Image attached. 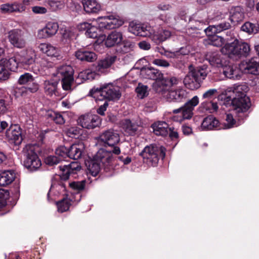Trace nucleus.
Returning a JSON list of instances; mask_svg holds the SVG:
<instances>
[{"label": "nucleus", "mask_w": 259, "mask_h": 259, "mask_svg": "<svg viewBox=\"0 0 259 259\" xmlns=\"http://www.w3.org/2000/svg\"><path fill=\"white\" fill-rule=\"evenodd\" d=\"M171 32L161 28H154L152 27L151 34L149 35L152 40L156 44H159L170 37Z\"/></svg>", "instance_id": "obj_20"}, {"label": "nucleus", "mask_w": 259, "mask_h": 259, "mask_svg": "<svg viewBox=\"0 0 259 259\" xmlns=\"http://www.w3.org/2000/svg\"><path fill=\"white\" fill-rule=\"evenodd\" d=\"M152 63L157 66L162 68H168L170 66L169 63L163 59H154L152 61Z\"/></svg>", "instance_id": "obj_61"}, {"label": "nucleus", "mask_w": 259, "mask_h": 259, "mask_svg": "<svg viewBox=\"0 0 259 259\" xmlns=\"http://www.w3.org/2000/svg\"><path fill=\"white\" fill-rule=\"evenodd\" d=\"M6 64L9 70L15 71L18 65H20L19 59L17 54L9 59H6Z\"/></svg>", "instance_id": "obj_49"}, {"label": "nucleus", "mask_w": 259, "mask_h": 259, "mask_svg": "<svg viewBox=\"0 0 259 259\" xmlns=\"http://www.w3.org/2000/svg\"><path fill=\"white\" fill-rule=\"evenodd\" d=\"M104 39L105 40V45L108 48L115 45L118 46L122 41L123 35L121 32L115 30L110 33Z\"/></svg>", "instance_id": "obj_28"}, {"label": "nucleus", "mask_w": 259, "mask_h": 259, "mask_svg": "<svg viewBox=\"0 0 259 259\" xmlns=\"http://www.w3.org/2000/svg\"><path fill=\"white\" fill-rule=\"evenodd\" d=\"M8 38L14 48L22 49L26 44L24 32L20 29H14L8 31Z\"/></svg>", "instance_id": "obj_13"}, {"label": "nucleus", "mask_w": 259, "mask_h": 259, "mask_svg": "<svg viewBox=\"0 0 259 259\" xmlns=\"http://www.w3.org/2000/svg\"><path fill=\"white\" fill-rule=\"evenodd\" d=\"M199 102L198 96H195L183 106L174 109L171 112L176 115L172 117V119L175 121L181 122L185 119L191 118L193 115L194 107L198 104Z\"/></svg>", "instance_id": "obj_6"}, {"label": "nucleus", "mask_w": 259, "mask_h": 259, "mask_svg": "<svg viewBox=\"0 0 259 259\" xmlns=\"http://www.w3.org/2000/svg\"><path fill=\"white\" fill-rule=\"evenodd\" d=\"M230 17L231 21L238 22L244 18L243 9L240 6L232 7L230 10Z\"/></svg>", "instance_id": "obj_38"}, {"label": "nucleus", "mask_w": 259, "mask_h": 259, "mask_svg": "<svg viewBox=\"0 0 259 259\" xmlns=\"http://www.w3.org/2000/svg\"><path fill=\"white\" fill-rule=\"evenodd\" d=\"M133 48V45L130 41H126L120 42L117 46V51L121 53H127Z\"/></svg>", "instance_id": "obj_54"}, {"label": "nucleus", "mask_w": 259, "mask_h": 259, "mask_svg": "<svg viewBox=\"0 0 259 259\" xmlns=\"http://www.w3.org/2000/svg\"><path fill=\"white\" fill-rule=\"evenodd\" d=\"M58 23L50 21L45 27L38 30L37 37L39 39H47L54 36L58 31Z\"/></svg>", "instance_id": "obj_17"}, {"label": "nucleus", "mask_w": 259, "mask_h": 259, "mask_svg": "<svg viewBox=\"0 0 259 259\" xmlns=\"http://www.w3.org/2000/svg\"><path fill=\"white\" fill-rule=\"evenodd\" d=\"M99 27L101 29H112L121 26L123 22L116 15L99 17L97 19Z\"/></svg>", "instance_id": "obj_14"}, {"label": "nucleus", "mask_w": 259, "mask_h": 259, "mask_svg": "<svg viewBox=\"0 0 259 259\" xmlns=\"http://www.w3.org/2000/svg\"><path fill=\"white\" fill-rule=\"evenodd\" d=\"M219 94L218 90L215 89H210L206 91L202 95V99L206 100H211Z\"/></svg>", "instance_id": "obj_57"}, {"label": "nucleus", "mask_w": 259, "mask_h": 259, "mask_svg": "<svg viewBox=\"0 0 259 259\" xmlns=\"http://www.w3.org/2000/svg\"><path fill=\"white\" fill-rule=\"evenodd\" d=\"M201 108L210 113L217 111L218 109L217 103L212 100H206L201 103Z\"/></svg>", "instance_id": "obj_47"}, {"label": "nucleus", "mask_w": 259, "mask_h": 259, "mask_svg": "<svg viewBox=\"0 0 259 259\" xmlns=\"http://www.w3.org/2000/svg\"><path fill=\"white\" fill-rule=\"evenodd\" d=\"M16 174L14 170H5L0 173V186H5L12 183L15 180Z\"/></svg>", "instance_id": "obj_36"}, {"label": "nucleus", "mask_w": 259, "mask_h": 259, "mask_svg": "<svg viewBox=\"0 0 259 259\" xmlns=\"http://www.w3.org/2000/svg\"><path fill=\"white\" fill-rule=\"evenodd\" d=\"M38 49L40 51L48 56L56 57L58 59L60 57V50L50 44L41 43L39 45Z\"/></svg>", "instance_id": "obj_29"}, {"label": "nucleus", "mask_w": 259, "mask_h": 259, "mask_svg": "<svg viewBox=\"0 0 259 259\" xmlns=\"http://www.w3.org/2000/svg\"><path fill=\"white\" fill-rule=\"evenodd\" d=\"M24 0L22 3L14 2L13 3H8L1 5V10L3 13H22L25 10V6Z\"/></svg>", "instance_id": "obj_22"}, {"label": "nucleus", "mask_w": 259, "mask_h": 259, "mask_svg": "<svg viewBox=\"0 0 259 259\" xmlns=\"http://www.w3.org/2000/svg\"><path fill=\"white\" fill-rule=\"evenodd\" d=\"M209 44L215 47H221L225 42V39L219 35L213 34L209 36Z\"/></svg>", "instance_id": "obj_52"}, {"label": "nucleus", "mask_w": 259, "mask_h": 259, "mask_svg": "<svg viewBox=\"0 0 259 259\" xmlns=\"http://www.w3.org/2000/svg\"><path fill=\"white\" fill-rule=\"evenodd\" d=\"M238 50V40L235 39L231 43L226 44L221 49V52L231 58L233 56H239Z\"/></svg>", "instance_id": "obj_32"}, {"label": "nucleus", "mask_w": 259, "mask_h": 259, "mask_svg": "<svg viewBox=\"0 0 259 259\" xmlns=\"http://www.w3.org/2000/svg\"><path fill=\"white\" fill-rule=\"evenodd\" d=\"M255 50L258 58H252L245 62H242L239 66L240 69L245 73L259 75V45L255 46Z\"/></svg>", "instance_id": "obj_12"}, {"label": "nucleus", "mask_w": 259, "mask_h": 259, "mask_svg": "<svg viewBox=\"0 0 259 259\" xmlns=\"http://www.w3.org/2000/svg\"><path fill=\"white\" fill-rule=\"evenodd\" d=\"M77 122L83 128L93 129L101 124V120L97 115L87 114L80 116Z\"/></svg>", "instance_id": "obj_15"}, {"label": "nucleus", "mask_w": 259, "mask_h": 259, "mask_svg": "<svg viewBox=\"0 0 259 259\" xmlns=\"http://www.w3.org/2000/svg\"><path fill=\"white\" fill-rule=\"evenodd\" d=\"M111 151L104 149H100L97 153L95 159L85 161V164L88 171L93 176H96L100 170L101 162L105 166H107L112 161Z\"/></svg>", "instance_id": "obj_4"}, {"label": "nucleus", "mask_w": 259, "mask_h": 259, "mask_svg": "<svg viewBox=\"0 0 259 259\" xmlns=\"http://www.w3.org/2000/svg\"><path fill=\"white\" fill-rule=\"evenodd\" d=\"M140 73L141 76L144 78L155 80L154 82L153 83V86L157 80L162 79H160L161 73L159 70L154 68L153 67H150L142 68L141 70Z\"/></svg>", "instance_id": "obj_30"}, {"label": "nucleus", "mask_w": 259, "mask_h": 259, "mask_svg": "<svg viewBox=\"0 0 259 259\" xmlns=\"http://www.w3.org/2000/svg\"><path fill=\"white\" fill-rule=\"evenodd\" d=\"M128 30L131 33L140 36L148 37L151 34L152 27L148 24L137 23L134 22L130 23Z\"/></svg>", "instance_id": "obj_16"}, {"label": "nucleus", "mask_w": 259, "mask_h": 259, "mask_svg": "<svg viewBox=\"0 0 259 259\" xmlns=\"http://www.w3.org/2000/svg\"><path fill=\"white\" fill-rule=\"evenodd\" d=\"M177 83L178 80L175 77L162 78L155 82L153 89L168 101L181 102L187 98L188 93L185 90L180 88L170 90L171 87Z\"/></svg>", "instance_id": "obj_1"}, {"label": "nucleus", "mask_w": 259, "mask_h": 259, "mask_svg": "<svg viewBox=\"0 0 259 259\" xmlns=\"http://www.w3.org/2000/svg\"><path fill=\"white\" fill-rule=\"evenodd\" d=\"M158 19L168 26H173L176 23V19L171 13H163L158 17Z\"/></svg>", "instance_id": "obj_45"}, {"label": "nucleus", "mask_w": 259, "mask_h": 259, "mask_svg": "<svg viewBox=\"0 0 259 259\" xmlns=\"http://www.w3.org/2000/svg\"><path fill=\"white\" fill-rule=\"evenodd\" d=\"M117 57L116 56H109L104 59L100 60L98 62L97 66V70L102 72L104 69L110 67L116 60Z\"/></svg>", "instance_id": "obj_43"}, {"label": "nucleus", "mask_w": 259, "mask_h": 259, "mask_svg": "<svg viewBox=\"0 0 259 259\" xmlns=\"http://www.w3.org/2000/svg\"><path fill=\"white\" fill-rule=\"evenodd\" d=\"M221 68L222 69L221 71L226 77L230 79L237 78L239 75V71L236 67H234L231 65H228L227 62H226Z\"/></svg>", "instance_id": "obj_39"}, {"label": "nucleus", "mask_w": 259, "mask_h": 259, "mask_svg": "<svg viewBox=\"0 0 259 259\" xmlns=\"http://www.w3.org/2000/svg\"><path fill=\"white\" fill-rule=\"evenodd\" d=\"M9 74V70L6 64V58H3L0 60V79H7Z\"/></svg>", "instance_id": "obj_48"}, {"label": "nucleus", "mask_w": 259, "mask_h": 259, "mask_svg": "<svg viewBox=\"0 0 259 259\" xmlns=\"http://www.w3.org/2000/svg\"><path fill=\"white\" fill-rule=\"evenodd\" d=\"M84 145L82 144L72 145L69 148V157L73 159H78L81 156Z\"/></svg>", "instance_id": "obj_40"}, {"label": "nucleus", "mask_w": 259, "mask_h": 259, "mask_svg": "<svg viewBox=\"0 0 259 259\" xmlns=\"http://www.w3.org/2000/svg\"><path fill=\"white\" fill-rule=\"evenodd\" d=\"M68 9L72 12L80 13L82 11V7L78 3L71 1L68 4Z\"/></svg>", "instance_id": "obj_62"}, {"label": "nucleus", "mask_w": 259, "mask_h": 259, "mask_svg": "<svg viewBox=\"0 0 259 259\" xmlns=\"http://www.w3.org/2000/svg\"><path fill=\"white\" fill-rule=\"evenodd\" d=\"M241 30L249 35L254 34L258 32L259 26L257 23H253L248 21L242 25Z\"/></svg>", "instance_id": "obj_46"}, {"label": "nucleus", "mask_w": 259, "mask_h": 259, "mask_svg": "<svg viewBox=\"0 0 259 259\" xmlns=\"http://www.w3.org/2000/svg\"><path fill=\"white\" fill-rule=\"evenodd\" d=\"M248 91V88L246 84H235L232 89L235 97L232 99L227 97L226 102L224 103L227 106L232 105L236 113L242 115H239L241 117L244 116V112L248 110L250 105L249 99L246 95Z\"/></svg>", "instance_id": "obj_2"}, {"label": "nucleus", "mask_w": 259, "mask_h": 259, "mask_svg": "<svg viewBox=\"0 0 259 259\" xmlns=\"http://www.w3.org/2000/svg\"><path fill=\"white\" fill-rule=\"evenodd\" d=\"M154 133L158 136H165L168 134V124L164 121H157L152 124Z\"/></svg>", "instance_id": "obj_37"}, {"label": "nucleus", "mask_w": 259, "mask_h": 259, "mask_svg": "<svg viewBox=\"0 0 259 259\" xmlns=\"http://www.w3.org/2000/svg\"><path fill=\"white\" fill-rule=\"evenodd\" d=\"M232 108L233 110V112L236 114V117H237L238 118V123L236 122V119H235L232 113H227L226 114V123L224 125V128H230L233 127L234 126H237L240 125L242 122V120H243L244 118L246 117L245 112H244V116L241 117L239 115H242L241 114L236 113L234 111V108L233 107Z\"/></svg>", "instance_id": "obj_34"}, {"label": "nucleus", "mask_w": 259, "mask_h": 259, "mask_svg": "<svg viewBox=\"0 0 259 259\" xmlns=\"http://www.w3.org/2000/svg\"><path fill=\"white\" fill-rule=\"evenodd\" d=\"M61 161V159L60 158L58 157V156L56 155H50L47 157L45 159V162L46 164L50 166H53L54 165L57 164Z\"/></svg>", "instance_id": "obj_59"}, {"label": "nucleus", "mask_w": 259, "mask_h": 259, "mask_svg": "<svg viewBox=\"0 0 259 259\" xmlns=\"http://www.w3.org/2000/svg\"><path fill=\"white\" fill-rule=\"evenodd\" d=\"M66 191L65 184L62 182H59L57 183H53L52 184L50 190L48 193V199L49 200L52 199L51 195H57L61 194Z\"/></svg>", "instance_id": "obj_41"}, {"label": "nucleus", "mask_w": 259, "mask_h": 259, "mask_svg": "<svg viewBox=\"0 0 259 259\" xmlns=\"http://www.w3.org/2000/svg\"><path fill=\"white\" fill-rule=\"evenodd\" d=\"M74 70L70 65H64L58 67L54 75L61 79L62 88L65 91L72 90L75 81L73 78Z\"/></svg>", "instance_id": "obj_8"}, {"label": "nucleus", "mask_w": 259, "mask_h": 259, "mask_svg": "<svg viewBox=\"0 0 259 259\" xmlns=\"http://www.w3.org/2000/svg\"><path fill=\"white\" fill-rule=\"evenodd\" d=\"M69 149L64 146H61L57 148L55 151V154L58 157L61 159V161L66 157H69Z\"/></svg>", "instance_id": "obj_55"}, {"label": "nucleus", "mask_w": 259, "mask_h": 259, "mask_svg": "<svg viewBox=\"0 0 259 259\" xmlns=\"http://www.w3.org/2000/svg\"><path fill=\"white\" fill-rule=\"evenodd\" d=\"M72 200L65 198L57 203L58 210L59 212H63L67 211L71 204Z\"/></svg>", "instance_id": "obj_50"}, {"label": "nucleus", "mask_w": 259, "mask_h": 259, "mask_svg": "<svg viewBox=\"0 0 259 259\" xmlns=\"http://www.w3.org/2000/svg\"><path fill=\"white\" fill-rule=\"evenodd\" d=\"M147 89L148 88L147 85H144L139 83L136 89L138 96L141 99H143L145 97L147 96L148 95Z\"/></svg>", "instance_id": "obj_58"}, {"label": "nucleus", "mask_w": 259, "mask_h": 259, "mask_svg": "<svg viewBox=\"0 0 259 259\" xmlns=\"http://www.w3.org/2000/svg\"><path fill=\"white\" fill-rule=\"evenodd\" d=\"M18 83L20 84H27L28 85L31 84V86H28L26 88L24 87L16 88L14 93L15 95L17 97L24 96L27 90L31 93H34L38 89V84L34 81V77L29 73L22 74L18 79Z\"/></svg>", "instance_id": "obj_10"}, {"label": "nucleus", "mask_w": 259, "mask_h": 259, "mask_svg": "<svg viewBox=\"0 0 259 259\" xmlns=\"http://www.w3.org/2000/svg\"><path fill=\"white\" fill-rule=\"evenodd\" d=\"M221 128L219 120L212 115H209L204 118L201 125L202 131L219 130Z\"/></svg>", "instance_id": "obj_25"}, {"label": "nucleus", "mask_w": 259, "mask_h": 259, "mask_svg": "<svg viewBox=\"0 0 259 259\" xmlns=\"http://www.w3.org/2000/svg\"><path fill=\"white\" fill-rule=\"evenodd\" d=\"M76 58L81 61L93 62L97 59V55L93 52L83 48L76 51L75 53Z\"/></svg>", "instance_id": "obj_26"}, {"label": "nucleus", "mask_w": 259, "mask_h": 259, "mask_svg": "<svg viewBox=\"0 0 259 259\" xmlns=\"http://www.w3.org/2000/svg\"><path fill=\"white\" fill-rule=\"evenodd\" d=\"M138 125L129 119H125L123 122V129L125 134L134 135L138 130Z\"/></svg>", "instance_id": "obj_44"}, {"label": "nucleus", "mask_w": 259, "mask_h": 259, "mask_svg": "<svg viewBox=\"0 0 259 259\" xmlns=\"http://www.w3.org/2000/svg\"><path fill=\"white\" fill-rule=\"evenodd\" d=\"M59 167L62 171L60 177L63 180H67L70 175L76 174L81 170L80 164L76 161L72 162L68 165H60Z\"/></svg>", "instance_id": "obj_18"}, {"label": "nucleus", "mask_w": 259, "mask_h": 259, "mask_svg": "<svg viewBox=\"0 0 259 259\" xmlns=\"http://www.w3.org/2000/svg\"><path fill=\"white\" fill-rule=\"evenodd\" d=\"M9 193L3 189H0V206L2 207L5 205L6 200L9 197Z\"/></svg>", "instance_id": "obj_63"}, {"label": "nucleus", "mask_w": 259, "mask_h": 259, "mask_svg": "<svg viewBox=\"0 0 259 259\" xmlns=\"http://www.w3.org/2000/svg\"><path fill=\"white\" fill-rule=\"evenodd\" d=\"M24 156V166L31 171L37 170L41 165V162L35 152L34 147L26 145L23 150Z\"/></svg>", "instance_id": "obj_9"}, {"label": "nucleus", "mask_w": 259, "mask_h": 259, "mask_svg": "<svg viewBox=\"0 0 259 259\" xmlns=\"http://www.w3.org/2000/svg\"><path fill=\"white\" fill-rule=\"evenodd\" d=\"M99 139L105 145L113 147L111 151V154L118 155L120 153V149L119 147L115 146L120 141L118 133L110 129L103 132L99 136Z\"/></svg>", "instance_id": "obj_11"}, {"label": "nucleus", "mask_w": 259, "mask_h": 259, "mask_svg": "<svg viewBox=\"0 0 259 259\" xmlns=\"http://www.w3.org/2000/svg\"><path fill=\"white\" fill-rule=\"evenodd\" d=\"M231 27V25L229 21H223L216 25H210L204 29V31L207 36L212 35L223 31L228 30Z\"/></svg>", "instance_id": "obj_24"}, {"label": "nucleus", "mask_w": 259, "mask_h": 259, "mask_svg": "<svg viewBox=\"0 0 259 259\" xmlns=\"http://www.w3.org/2000/svg\"><path fill=\"white\" fill-rule=\"evenodd\" d=\"M144 163L148 166L157 165L160 158H164L165 156V149L163 147L155 144L146 146L140 153Z\"/></svg>", "instance_id": "obj_5"}, {"label": "nucleus", "mask_w": 259, "mask_h": 259, "mask_svg": "<svg viewBox=\"0 0 259 259\" xmlns=\"http://www.w3.org/2000/svg\"><path fill=\"white\" fill-rule=\"evenodd\" d=\"M162 51L158 50V52L162 55H163L168 58H177L178 52L176 51H169L164 50L163 48L162 49Z\"/></svg>", "instance_id": "obj_64"}, {"label": "nucleus", "mask_w": 259, "mask_h": 259, "mask_svg": "<svg viewBox=\"0 0 259 259\" xmlns=\"http://www.w3.org/2000/svg\"><path fill=\"white\" fill-rule=\"evenodd\" d=\"M79 29L81 30H85V35L90 38H96L98 37L105 39V35L100 34V28L97 26L92 25L88 22H83L79 25Z\"/></svg>", "instance_id": "obj_23"}, {"label": "nucleus", "mask_w": 259, "mask_h": 259, "mask_svg": "<svg viewBox=\"0 0 259 259\" xmlns=\"http://www.w3.org/2000/svg\"><path fill=\"white\" fill-rule=\"evenodd\" d=\"M6 136L10 142L17 145L20 144L23 140L21 130L17 125L11 126L7 130Z\"/></svg>", "instance_id": "obj_21"}, {"label": "nucleus", "mask_w": 259, "mask_h": 259, "mask_svg": "<svg viewBox=\"0 0 259 259\" xmlns=\"http://www.w3.org/2000/svg\"><path fill=\"white\" fill-rule=\"evenodd\" d=\"M85 180L75 181L69 183L70 187L77 192H80L84 189L85 185Z\"/></svg>", "instance_id": "obj_56"}, {"label": "nucleus", "mask_w": 259, "mask_h": 259, "mask_svg": "<svg viewBox=\"0 0 259 259\" xmlns=\"http://www.w3.org/2000/svg\"><path fill=\"white\" fill-rule=\"evenodd\" d=\"M207 71L205 67H198L189 72L184 79L186 88L193 90L198 89L200 83L206 77Z\"/></svg>", "instance_id": "obj_7"}, {"label": "nucleus", "mask_w": 259, "mask_h": 259, "mask_svg": "<svg viewBox=\"0 0 259 259\" xmlns=\"http://www.w3.org/2000/svg\"><path fill=\"white\" fill-rule=\"evenodd\" d=\"M82 130L78 127L74 126L68 130L67 134L69 137L78 138L81 135Z\"/></svg>", "instance_id": "obj_60"}, {"label": "nucleus", "mask_w": 259, "mask_h": 259, "mask_svg": "<svg viewBox=\"0 0 259 259\" xmlns=\"http://www.w3.org/2000/svg\"><path fill=\"white\" fill-rule=\"evenodd\" d=\"M239 56L247 57L250 54V48L248 44L238 41Z\"/></svg>", "instance_id": "obj_51"}, {"label": "nucleus", "mask_w": 259, "mask_h": 259, "mask_svg": "<svg viewBox=\"0 0 259 259\" xmlns=\"http://www.w3.org/2000/svg\"><path fill=\"white\" fill-rule=\"evenodd\" d=\"M59 78L56 77L54 75L44 81V87L45 92L49 95L52 96L55 94L58 88V84Z\"/></svg>", "instance_id": "obj_33"}, {"label": "nucleus", "mask_w": 259, "mask_h": 259, "mask_svg": "<svg viewBox=\"0 0 259 259\" xmlns=\"http://www.w3.org/2000/svg\"><path fill=\"white\" fill-rule=\"evenodd\" d=\"M89 96L94 98L96 101L118 100L121 96L120 89L112 84L103 85L100 88H93L90 90Z\"/></svg>", "instance_id": "obj_3"}, {"label": "nucleus", "mask_w": 259, "mask_h": 259, "mask_svg": "<svg viewBox=\"0 0 259 259\" xmlns=\"http://www.w3.org/2000/svg\"><path fill=\"white\" fill-rule=\"evenodd\" d=\"M17 56L19 59L20 65L26 67L35 62L36 54L34 50L29 48L21 51L17 54Z\"/></svg>", "instance_id": "obj_19"}, {"label": "nucleus", "mask_w": 259, "mask_h": 259, "mask_svg": "<svg viewBox=\"0 0 259 259\" xmlns=\"http://www.w3.org/2000/svg\"><path fill=\"white\" fill-rule=\"evenodd\" d=\"M83 10L88 14L98 13L101 10V5L96 0H82Z\"/></svg>", "instance_id": "obj_31"}, {"label": "nucleus", "mask_w": 259, "mask_h": 259, "mask_svg": "<svg viewBox=\"0 0 259 259\" xmlns=\"http://www.w3.org/2000/svg\"><path fill=\"white\" fill-rule=\"evenodd\" d=\"M97 74L91 69H87L80 72L75 79L76 84H81L87 80L95 79Z\"/></svg>", "instance_id": "obj_35"}, {"label": "nucleus", "mask_w": 259, "mask_h": 259, "mask_svg": "<svg viewBox=\"0 0 259 259\" xmlns=\"http://www.w3.org/2000/svg\"><path fill=\"white\" fill-rule=\"evenodd\" d=\"M47 3L53 11L62 9L65 6L64 3L60 0H48Z\"/></svg>", "instance_id": "obj_53"}, {"label": "nucleus", "mask_w": 259, "mask_h": 259, "mask_svg": "<svg viewBox=\"0 0 259 259\" xmlns=\"http://www.w3.org/2000/svg\"><path fill=\"white\" fill-rule=\"evenodd\" d=\"M45 116L48 120L53 121L57 124L62 125L65 122V120L62 114L53 110L47 111Z\"/></svg>", "instance_id": "obj_42"}, {"label": "nucleus", "mask_w": 259, "mask_h": 259, "mask_svg": "<svg viewBox=\"0 0 259 259\" xmlns=\"http://www.w3.org/2000/svg\"><path fill=\"white\" fill-rule=\"evenodd\" d=\"M206 59L210 64L216 67H222L226 61L218 52H210L206 55Z\"/></svg>", "instance_id": "obj_27"}]
</instances>
